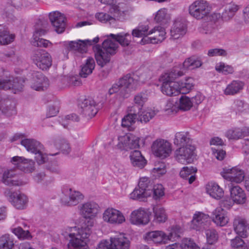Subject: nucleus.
<instances>
[{"label": "nucleus", "instance_id": "nucleus-34", "mask_svg": "<svg viewBox=\"0 0 249 249\" xmlns=\"http://www.w3.org/2000/svg\"><path fill=\"white\" fill-rule=\"evenodd\" d=\"M186 26L180 21H176L171 29V36L173 39H177L186 33Z\"/></svg>", "mask_w": 249, "mask_h": 249}, {"label": "nucleus", "instance_id": "nucleus-3", "mask_svg": "<svg viewBox=\"0 0 249 249\" xmlns=\"http://www.w3.org/2000/svg\"><path fill=\"white\" fill-rule=\"evenodd\" d=\"M183 72L177 68L162 74L160 80L162 82L161 86L162 92L168 96H176L179 93V84L175 80L183 75Z\"/></svg>", "mask_w": 249, "mask_h": 249}, {"label": "nucleus", "instance_id": "nucleus-60", "mask_svg": "<svg viewBox=\"0 0 249 249\" xmlns=\"http://www.w3.org/2000/svg\"><path fill=\"white\" fill-rule=\"evenodd\" d=\"M205 234L207 242L210 244H213L217 239V235L215 230L209 229L206 231Z\"/></svg>", "mask_w": 249, "mask_h": 249}, {"label": "nucleus", "instance_id": "nucleus-5", "mask_svg": "<svg viewBox=\"0 0 249 249\" xmlns=\"http://www.w3.org/2000/svg\"><path fill=\"white\" fill-rule=\"evenodd\" d=\"M139 189L136 188L130 195V198L140 201H144L145 199L150 196L152 192L153 184L149 178L143 177L140 178Z\"/></svg>", "mask_w": 249, "mask_h": 249}, {"label": "nucleus", "instance_id": "nucleus-26", "mask_svg": "<svg viewBox=\"0 0 249 249\" xmlns=\"http://www.w3.org/2000/svg\"><path fill=\"white\" fill-rule=\"evenodd\" d=\"M192 140L189 133L187 132H178L176 133L174 139V143L178 146H188L193 145Z\"/></svg>", "mask_w": 249, "mask_h": 249}, {"label": "nucleus", "instance_id": "nucleus-24", "mask_svg": "<svg viewBox=\"0 0 249 249\" xmlns=\"http://www.w3.org/2000/svg\"><path fill=\"white\" fill-rule=\"evenodd\" d=\"M129 159L132 165L139 169L143 168L147 163L144 157L138 150H134L130 152Z\"/></svg>", "mask_w": 249, "mask_h": 249}, {"label": "nucleus", "instance_id": "nucleus-28", "mask_svg": "<svg viewBox=\"0 0 249 249\" xmlns=\"http://www.w3.org/2000/svg\"><path fill=\"white\" fill-rule=\"evenodd\" d=\"M231 197L237 204H242L246 202V196L244 191L239 186H232L230 189Z\"/></svg>", "mask_w": 249, "mask_h": 249}, {"label": "nucleus", "instance_id": "nucleus-57", "mask_svg": "<svg viewBox=\"0 0 249 249\" xmlns=\"http://www.w3.org/2000/svg\"><path fill=\"white\" fill-rule=\"evenodd\" d=\"M215 70L225 75L232 74L234 72L232 67L225 65L224 63H220L215 66Z\"/></svg>", "mask_w": 249, "mask_h": 249}, {"label": "nucleus", "instance_id": "nucleus-4", "mask_svg": "<svg viewBox=\"0 0 249 249\" xmlns=\"http://www.w3.org/2000/svg\"><path fill=\"white\" fill-rule=\"evenodd\" d=\"M118 45L117 42L107 39L102 43V48L99 45L93 46L95 57L98 65L102 68L104 67L110 60V56L116 53Z\"/></svg>", "mask_w": 249, "mask_h": 249}, {"label": "nucleus", "instance_id": "nucleus-51", "mask_svg": "<svg viewBox=\"0 0 249 249\" xmlns=\"http://www.w3.org/2000/svg\"><path fill=\"white\" fill-rule=\"evenodd\" d=\"M153 33L155 34H158L159 36H154L150 38V42L152 43L161 42L165 38L166 33L164 28L160 26L155 27L154 29Z\"/></svg>", "mask_w": 249, "mask_h": 249}, {"label": "nucleus", "instance_id": "nucleus-9", "mask_svg": "<svg viewBox=\"0 0 249 249\" xmlns=\"http://www.w3.org/2000/svg\"><path fill=\"white\" fill-rule=\"evenodd\" d=\"M31 58L34 63L38 68L43 71L48 70L52 64L51 56L43 50H37L34 51Z\"/></svg>", "mask_w": 249, "mask_h": 249}, {"label": "nucleus", "instance_id": "nucleus-6", "mask_svg": "<svg viewBox=\"0 0 249 249\" xmlns=\"http://www.w3.org/2000/svg\"><path fill=\"white\" fill-rule=\"evenodd\" d=\"M211 9V7L206 1L197 0L189 6V13L193 18L199 20L209 16Z\"/></svg>", "mask_w": 249, "mask_h": 249}, {"label": "nucleus", "instance_id": "nucleus-45", "mask_svg": "<svg viewBox=\"0 0 249 249\" xmlns=\"http://www.w3.org/2000/svg\"><path fill=\"white\" fill-rule=\"evenodd\" d=\"M154 214V221L157 223L165 222L167 219V215L165 209L160 206H155L153 208Z\"/></svg>", "mask_w": 249, "mask_h": 249}, {"label": "nucleus", "instance_id": "nucleus-62", "mask_svg": "<svg viewBox=\"0 0 249 249\" xmlns=\"http://www.w3.org/2000/svg\"><path fill=\"white\" fill-rule=\"evenodd\" d=\"M193 79L191 77H188L184 81L179 82V92L182 89L185 88L188 90L191 89L194 86L193 83Z\"/></svg>", "mask_w": 249, "mask_h": 249}, {"label": "nucleus", "instance_id": "nucleus-20", "mask_svg": "<svg viewBox=\"0 0 249 249\" xmlns=\"http://www.w3.org/2000/svg\"><path fill=\"white\" fill-rule=\"evenodd\" d=\"M33 82L31 88L38 91L44 90L49 85L48 79L40 72H34L33 74Z\"/></svg>", "mask_w": 249, "mask_h": 249}, {"label": "nucleus", "instance_id": "nucleus-37", "mask_svg": "<svg viewBox=\"0 0 249 249\" xmlns=\"http://www.w3.org/2000/svg\"><path fill=\"white\" fill-rule=\"evenodd\" d=\"M205 217V215L200 212L195 214L192 220V228L196 231H200L205 229L206 221Z\"/></svg>", "mask_w": 249, "mask_h": 249}, {"label": "nucleus", "instance_id": "nucleus-48", "mask_svg": "<svg viewBox=\"0 0 249 249\" xmlns=\"http://www.w3.org/2000/svg\"><path fill=\"white\" fill-rule=\"evenodd\" d=\"M14 38V36L9 35L7 28L0 25V44L4 45L10 43Z\"/></svg>", "mask_w": 249, "mask_h": 249}, {"label": "nucleus", "instance_id": "nucleus-17", "mask_svg": "<svg viewBox=\"0 0 249 249\" xmlns=\"http://www.w3.org/2000/svg\"><path fill=\"white\" fill-rule=\"evenodd\" d=\"M104 221L110 224H122L125 221V218L119 211L113 208H107L103 213Z\"/></svg>", "mask_w": 249, "mask_h": 249}, {"label": "nucleus", "instance_id": "nucleus-1", "mask_svg": "<svg viewBox=\"0 0 249 249\" xmlns=\"http://www.w3.org/2000/svg\"><path fill=\"white\" fill-rule=\"evenodd\" d=\"M79 214L84 218L89 219L87 223L79 230L78 233L64 234V237L69 241L68 247L70 249H89L87 244V239L91 233L90 228L94 222L91 219L95 217L98 212L99 206L94 201H89L79 205L78 207Z\"/></svg>", "mask_w": 249, "mask_h": 249}, {"label": "nucleus", "instance_id": "nucleus-22", "mask_svg": "<svg viewBox=\"0 0 249 249\" xmlns=\"http://www.w3.org/2000/svg\"><path fill=\"white\" fill-rule=\"evenodd\" d=\"M110 245L113 249H129L130 242L124 234L111 237Z\"/></svg>", "mask_w": 249, "mask_h": 249}, {"label": "nucleus", "instance_id": "nucleus-42", "mask_svg": "<svg viewBox=\"0 0 249 249\" xmlns=\"http://www.w3.org/2000/svg\"><path fill=\"white\" fill-rule=\"evenodd\" d=\"M196 171V168L193 166L184 167L180 171L179 175L182 178L185 179H188L189 184H191L196 179L195 174Z\"/></svg>", "mask_w": 249, "mask_h": 249}, {"label": "nucleus", "instance_id": "nucleus-36", "mask_svg": "<svg viewBox=\"0 0 249 249\" xmlns=\"http://www.w3.org/2000/svg\"><path fill=\"white\" fill-rule=\"evenodd\" d=\"M95 66V61L92 57H89L86 60L85 63L81 66L79 74L81 77L86 78L92 73Z\"/></svg>", "mask_w": 249, "mask_h": 249}, {"label": "nucleus", "instance_id": "nucleus-11", "mask_svg": "<svg viewBox=\"0 0 249 249\" xmlns=\"http://www.w3.org/2000/svg\"><path fill=\"white\" fill-rule=\"evenodd\" d=\"M140 138L131 134L118 137L117 148L121 151H128L139 147Z\"/></svg>", "mask_w": 249, "mask_h": 249}, {"label": "nucleus", "instance_id": "nucleus-8", "mask_svg": "<svg viewBox=\"0 0 249 249\" xmlns=\"http://www.w3.org/2000/svg\"><path fill=\"white\" fill-rule=\"evenodd\" d=\"M195 149L194 145L180 147L174 151V158L179 163H191L195 158Z\"/></svg>", "mask_w": 249, "mask_h": 249}, {"label": "nucleus", "instance_id": "nucleus-35", "mask_svg": "<svg viewBox=\"0 0 249 249\" xmlns=\"http://www.w3.org/2000/svg\"><path fill=\"white\" fill-rule=\"evenodd\" d=\"M207 192L212 197L220 199L224 195V191L217 184L214 182H209L206 186Z\"/></svg>", "mask_w": 249, "mask_h": 249}, {"label": "nucleus", "instance_id": "nucleus-44", "mask_svg": "<svg viewBox=\"0 0 249 249\" xmlns=\"http://www.w3.org/2000/svg\"><path fill=\"white\" fill-rule=\"evenodd\" d=\"M109 36L123 47L128 46L131 41V36L128 33H121L117 35L111 34Z\"/></svg>", "mask_w": 249, "mask_h": 249}, {"label": "nucleus", "instance_id": "nucleus-19", "mask_svg": "<svg viewBox=\"0 0 249 249\" xmlns=\"http://www.w3.org/2000/svg\"><path fill=\"white\" fill-rule=\"evenodd\" d=\"M144 238L148 242L157 244H165L169 241L167 234L162 231H153L147 232Z\"/></svg>", "mask_w": 249, "mask_h": 249}, {"label": "nucleus", "instance_id": "nucleus-32", "mask_svg": "<svg viewBox=\"0 0 249 249\" xmlns=\"http://www.w3.org/2000/svg\"><path fill=\"white\" fill-rule=\"evenodd\" d=\"M147 100L146 94L143 92L138 93L134 98V104L129 107V110L139 113L141 110L142 109L143 106Z\"/></svg>", "mask_w": 249, "mask_h": 249}, {"label": "nucleus", "instance_id": "nucleus-21", "mask_svg": "<svg viewBox=\"0 0 249 249\" xmlns=\"http://www.w3.org/2000/svg\"><path fill=\"white\" fill-rule=\"evenodd\" d=\"M130 221L132 224L135 225H146L149 221V216L145 211L139 209L132 212Z\"/></svg>", "mask_w": 249, "mask_h": 249}, {"label": "nucleus", "instance_id": "nucleus-49", "mask_svg": "<svg viewBox=\"0 0 249 249\" xmlns=\"http://www.w3.org/2000/svg\"><path fill=\"white\" fill-rule=\"evenodd\" d=\"M148 26L139 25L137 28L132 30V35L134 37H141L143 36H146L153 33V29L149 31H148Z\"/></svg>", "mask_w": 249, "mask_h": 249}, {"label": "nucleus", "instance_id": "nucleus-15", "mask_svg": "<svg viewBox=\"0 0 249 249\" xmlns=\"http://www.w3.org/2000/svg\"><path fill=\"white\" fill-rule=\"evenodd\" d=\"M49 19L54 28V30L58 34L64 32L66 25V18L64 15L58 11H54L49 14Z\"/></svg>", "mask_w": 249, "mask_h": 249}, {"label": "nucleus", "instance_id": "nucleus-25", "mask_svg": "<svg viewBox=\"0 0 249 249\" xmlns=\"http://www.w3.org/2000/svg\"><path fill=\"white\" fill-rule=\"evenodd\" d=\"M211 218L217 225L220 226H224L228 222L226 211L221 207L216 208L213 212Z\"/></svg>", "mask_w": 249, "mask_h": 249}, {"label": "nucleus", "instance_id": "nucleus-54", "mask_svg": "<svg viewBox=\"0 0 249 249\" xmlns=\"http://www.w3.org/2000/svg\"><path fill=\"white\" fill-rule=\"evenodd\" d=\"M191 98L185 95H182L179 99L178 108L183 111H187L192 107Z\"/></svg>", "mask_w": 249, "mask_h": 249}, {"label": "nucleus", "instance_id": "nucleus-61", "mask_svg": "<svg viewBox=\"0 0 249 249\" xmlns=\"http://www.w3.org/2000/svg\"><path fill=\"white\" fill-rule=\"evenodd\" d=\"M207 54L209 56L213 57L215 56H225L227 53L226 51L222 49L215 48L210 49L208 51Z\"/></svg>", "mask_w": 249, "mask_h": 249}, {"label": "nucleus", "instance_id": "nucleus-2", "mask_svg": "<svg viewBox=\"0 0 249 249\" xmlns=\"http://www.w3.org/2000/svg\"><path fill=\"white\" fill-rule=\"evenodd\" d=\"M136 75L127 74L120 78L118 82L112 85L106 94L107 98L115 97L116 100L122 101L129 97L131 92L137 89L139 82L135 78Z\"/></svg>", "mask_w": 249, "mask_h": 249}, {"label": "nucleus", "instance_id": "nucleus-27", "mask_svg": "<svg viewBox=\"0 0 249 249\" xmlns=\"http://www.w3.org/2000/svg\"><path fill=\"white\" fill-rule=\"evenodd\" d=\"M2 113L7 117H11L16 114L15 103L10 100L0 101V114Z\"/></svg>", "mask_w": 249, "mask_h": 249}, {"label": "nucleus", "instance_id": "nucleus-31", "mask_svg": "<svg viewBox=\"0 0 249 249\" xmlns=\"http://www.w3.org/2000/svg\"><path fill=\"white\" fill-rule=\"evenodd\" d=\"M244 85V83L242 81L233 80L227 86L224 93L226 95H234L240 92Z\"/></svg>", "mask_w": 249, "mask_h": 249}, {"label": "nucleus", "instance_id": "nucleus-58", "mask_svg": "<svg viewBox=\"0 0 249 249\" xmlns=\"http://www.w3.org/2000/svg\"><path fill=\"white\" fill-rule=\"evenodd\" d=\"M152 191H153V197L156 200L160 199L164 196V188L160 184L153 186Z\"/></svg>", "mask_w": 249, "mask_h": 249}, {"label": "nucleus", "instance_id": "nucleus-52", "mask_svg": "<svg viewBox=\"0 0 249 249\" xmlns=\"http://www.w3.org/2000/svg\"><path fill=\"white\" fill-rule=\"evenodd\" d=\"M137 120L142 123H146L152 119L156 113L154 111H142L141 110L139 113H137Z\"/></svg>", "mask_w": 249, "mask_h": 249}, {"label": "nucleus", "instance_id": "nucleus-10", "mask_svg": "<svg viewBox=\"0 0 249 249\" xmlns=\"http://www.w3.org/2000/svg\"><path fill=\"white\" fill-rule=\"evenodd\" d=\"M151 149L154 154L161 159L169 156L172 151L171 144L164 139H157L152 145Z\"/></svg>", "mask_w": 249, "mask_h": 249}, {"label": "nucleus", "instance_id": "nucleus-13", "mask_svg": "<svg viewBox=\"0 0 249 249\" xmlns=\"http://www.w3.org/2000/svg\"><path fill=\"white\" fill-rule=\"evenodd\" d=\"M79 106L81 113L88 119H91L98 112L97 105L91 98L85 99Z\"/></svg>", "mask_w": 249, "mask_h": 249}, {"label": "nucleus", "instance_id": "nucleus-53", "mask_svg": "<svg viewBox=\"0 0 249 249\" xmlns=\"http://www.w3.org/2000/svg\"><path fill=\"white\" fill-rule=\"evenodd\" d=\"M114 20L123 21L125 19L126 11L121 10L119 6H114L110 9Z\"/></svg>", "mask_w": 249, "mask_h": 249}, {"label": "nucleus", "instance_id": "nucleus-12", "mask_svg": "<svg viewBox=\"0 0 249 249\" xmlns=\"http://www.w3.org/2000/svg\"><path fill=\"white\" fill-rule=\"evenodd\" d=\"M64 196L61 198L62 203L68 206H75L83 199V196L80 192L72 191L71 188L64 186L62 189Z\"/></svg>", "mask_w": 249, "mask_h": 249}, {"label": "nucleus", "instance_id": "nucleus-63", "mask_svg": "<svg viewBox=\"0 0 249 249\" xmlns=\"http://www.w3.org/2000/svg\"><path fill=\"white\" fill-rule=\"evenodd\" d=\"M34 154H35V158L38 164H42L47 160V156L43 153L42 150L35 152Z\"/></svg>", "mask_w": 249, "mask_h": 249}, {"label": "nucleus", "instance_id": "nucleus-50", "mask_svg": "<svg viewBox=\"0 0 249 249\" xmlns=\"http://www.w3.org/2000/svg\"><path fill=\"white\" fill-rule=\"evenodd\" d=\"M238 10V6L234 3L228 4L222 13V17L225 20H228L233 17Z\"/></svg>", "mask_w": 249, "mask_h": 249}, {"label": "nucleus", "instance_id": "nucleus-40", "mask_svg": "<svg viewBox=\"0 0 249 249\" xmlns=\"http://www.w3.org/2000/svg\"><path fill=\"white\" fill-rule=\"evenodd\" d=\"M166 249H200L191 239L184 240L181 244L174 243L167 246Z\"/></svg>", "mask_w": 249, "mask_h": 249}, {"label": "nucleus", "instance_id": "nucleus-59", "mask_svg": "<svg viewBox=\"0 0 249 249\" xmlns=\"http://www.w3.org/2000/svg\"><path fill=\"white\" fill-rule=\"evenodd\" d=\"M232 249H247L244 241L240 237H235L231 241Z\"/></svg>", "mask_w": 249, "mask_h": 249}, {"label": "nucleus", "instance_id": "nucleus-43", "mask_svg": "<svg viewBox=\"0 0 249 249\" xmlns=\"http://www.w3.org/2000/svg\"><path fill=\"white\" fill-rule=\"evenodd\" d=\"M202 64V62L199 56L192 55L184 61L183 67L186 69H194L200 67Z\"/></svg>", "mask_w": 249, "mask_h": 249}, {"label": "nucleus", "instance_id": "nucleus-38", "mask_svg": "<svg viewBox=\"0 0 249 249\" xmlns=\"http://www.w3.org/2000/svg\"><path fill=\"white\" fill-rule=\"evenodd\" d=\"M129 113L127 115H125L122 119V126L124 127H126L129 130L133 129L132 125L135 123L136 120H137V113L138 112H134L129 110Z\"/></svg>", "mask_w": 249, "mask_h": 249}, {"label": "nucleus", "instance_id": "nucleus-16", "mask_svg": "<svg viewBox=\"0 0 249 249\" xmlns=\"http://www.w3.org/2000/svg\"><path fill=\"white\" fill-rule=\"evenodd\" d=\"M221 175L226 179L236 183L241 182L245 178L244 171L236 167L224 168Z\"/></svg>", "mask_w": 249, "mask_h": 249}, {"label": "nucleus", "instance_id": "nucleus-56", "mask_svg": "<svg viewBox=\"0 0 249 249\" xmlns=\"http://www.w3.org/2000/svg\"><path fill=\"white\" fill-rule=\"evenodd\" d=\"M12 231L19 238L30 239L32 237L31 233L28 231H24L20 227L12 229Z\"/></svg>", "mask_w": 249, "mask_h": 249}, {"label": "nucleus", "instance_id": "nucleus-7", "mask_svg": "<svg viewBox=\"0 0 249 249\" xmlns=\"http://www.w3.org/2000/svg\"><path fill=\"white\" fill-rule=\"evenodd\" d=\"M99 38L96 37L92 40H78L77 41H71L65 42L64 45L66 51L79 52L80 53H86L88 46H91L99 41Z\"/></svg>", "mask_w": 249, "mask_h": 249}, {"label": "nucleus", "instance_id": "nucleus-23", "mask_svg": "<svg viewBox=\"0 0 249 249\" xmlns=\"http://www.w3.org/2000/svg\"><path fill=\"white\" fill-rule=\"evenodd\" d=\"M9 200L17 209H23L26 206L27 198L24 194H18L17 192H11L9 195Z\"/></svg>", "mask_w": 249, "mask_h": 249}, {"label": "nucleus", "instance_id": "nucleus-46", "mask_svg": "<svg viewBox=\"0 0 249 249\" xmlns=\"http://www.w3.org/2000/svg\"><path fill=\"white\" fill-rule=\"evenodd\" d=\"M54 145L61 150L65 154H68L71 151L70 144L67 141L61 138H55L53 141Z\"/></svg>", "mask_w": 249, "mask_h": 249}, {"label": "nucleus", "instance_id": "nucleus-33", "mask_svg": "<svg viewBox=\"0 0 249 249\" xmlns=\"http://www.w3.org/2000/svg\"><path fill=\"white\" fill-rule=\"evenodd\" d=\"M249 135V128H234L229 130L226 133V137L229 139L237 140Z\"/></svg>", "mask_w": 249, "mask_h": 249}, {"label": "nucleus", "instance_id": "nucleus-18", "mask_svg": "<svg viewBox=\"0 0 249 249\" xmlns=\"http://www.w3.org/2000/svg\"><path fill=\"white\" fill-rule=\"evenodd\" d=\"M11 162L20 170L27 173L33 172L35 170V162L32 160L22 157L15 156L12 158Z\"/></svg>", "mask_w": 249, "mask_h": 249}, {"label": "nucleus", "instance_id": "nucleus-30", "mask_svg": "<svg viewBox=\"0 0 249 249\" xmlns=\"http://www.w3.org/2000/svg\"><path fill=\"white\" fill-rule=\"evenodd\" d=\"M20 143L28 152L32 153L39 152L44 149L43 145L40 142L34 139H24L20 141Z\"/></svg>", "mask_w": 249, "mask_h": 249}, {"label": "nucleus", "instance_id": "nucleus-64", "mask_svg": "<svg viewBox=\"0 0 249 249\" xmlns=\"http://www.w3.org/2000/svg\"><path fill=\"white\" fill-rule=\"evenodd\" d=\"M235 203L231 197H225L220 202L221 208L224 207L227 209H230Z\"/></svg>", "mask_w": 249, "mask_h": 249}, {"label": "nucleus", "instance_id": "nucleus-39", "mask_svg": "<svg viewBox=\"0 0 249 249\" xmlns=\"http://www.w3.org/2000/svg\"><path fill=\"white\" fill-rule=\"evenodd\" d=\"M233 110L238 116L248 114L249 113V104L242 100H236L234 103Z\"/></svg>", "mask_w": 249, "mask_h": 249}, {"label": "nucleus", "instance_id": "nucleus-14", "mask_svg": "<svg viewBox=\"0 0 249 249\" xmlns=\"http://www.w3.org/2000/svg\"><path fill=\"white\" fill-rule=\"evenodd\" d=\"M23 82V79L20 77H9L6 79H0V89H12L13 92L16 93L22 89Z\"/></svg>", "mask_w": 249, "mask_h": 249}, {"label": "nucleus", "instance_id": "nucleus-41", "mask_svg": "<svg viewBox=\"0 0 249 249\" xmlns=\"http://www.w3.org/2000/svg\"><path fill=\"white\" fill-rule=\"evenodd\" d=\"M233 226L234 231L237 234L243 237L246 236L247 224L245 219H235L233 222Z\"/></svg>", "mask_w": 249, "mask_h": 249}, {"label": "nucleus", "instance_id": "nucleus-55", "mask_svg": "<svg viewBox=\"0 0 249 249\" xmlns=\"http://www.w3.org/2000/svg\"><path fill=\"white\" fill-rule=\"evenodd\" d=\"M182 232V230L180 226L178 225H173L171 227L170 232L167 235L169 241H173L176 238H178Z\"/></svg>", "mask_w": 249, "mask_h": 249}, {"label": "nucleus", "instance_id": "nucleus-29", "mask_svg": "<svg viewBox=\"0 0 249 249\" xmlns=\"http://www.w3.org/2000/svg\"><path fill=\"white\" fill-rule=\"evenodd\" d=\"M15 175L13 170L5 171L3 173L1 181L4 184L10 186H21L25 184L20 180L14 179Z\"/></svg>", "mask_w": 249, "mask_h": 249}, {"label": "nucleus", "instance_id": "nucleus-47", "mask_svg": "<svg viewBox=\"0 0 249 249\" xmlns=\"http://www.w3.org/2000/svg\"><path fill=\"white\" fill-rule=\"evenodd\" d=\"M15 243L14 238L8 234L0 237V249H13Z\"/></svg>", "mask_w": 249, "mask_h": 249}]
</instances>
